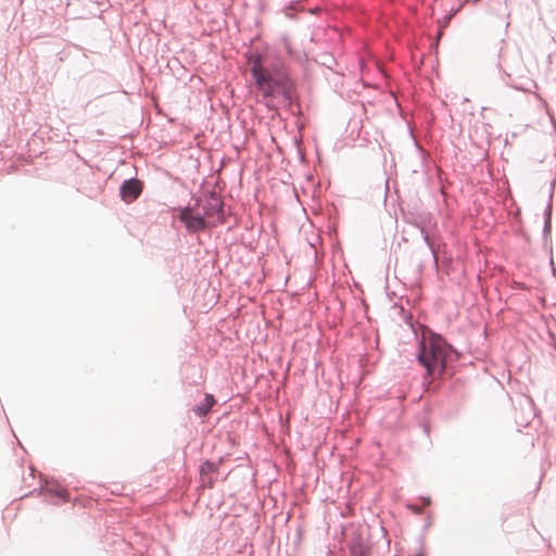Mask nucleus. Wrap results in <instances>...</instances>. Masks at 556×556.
Here are the masks:
<instances>
[{
    "mask_svg": "<svg viewBox=\"0 0 556 556\" xmlns=\"http://www.w3.org/2000/svg\"><path fill=\"white\" fill-rule=\"evenodd\" d=\"M452 355V348L440 336H430L420 344L418 359L426 368L427 374L441 377L446 368L447 359Z\"/></svg>",
    "mask_w": 556,
    "mask_h": 556,
    "instance_id": "nucleus-1",
    "label": "nucleus"
},
{
    "mask_svg": "<svg viewBox=\"0 0 556 556\" xmlns=\"http://www.w3.org/2000/svg\"><path fill=\"white\" fill-rule=\"evenodd\" d=\"M256 88L265 98L276 97L279 93H286L287 87L282 79L273 78L267 70H265L260 59L255 60L251 68Z\"/></svg>",
    "mask_w": 556,
    "mask_h": 556,
    "instance_id": "nucleus-2",
    "label": "nucleus"
},
{
    "mask_svg": "<svg viewBox=\"0 0 556 556\" xmlns=\"http://www.w3.org/2000/svg\"><path fill=\"white\" fill-rule=\"evenodd\" d=\"M179 218L190 231H199L206 227L203 215L199 212L194 213L190 207L182 208Z\"/></svg>",
    "mask_w": 556,
    "mask_h": 556,
    "instance_id": "nucleus-3",
    "label": "nucleus"
},
{
    "mask_svg": "<svg viewBox=\"0 0 556 556\" xmlns=\"http://www.w3.org/2000/svg\"><path fill=\"white\" fill-rule=\"evenodd\" d=\"M203 214L206 217H215L217 220H220L223 213V203L218 197L215 194L210 195L202 204H201Z\"/></svg>",
    "mask_w": 556,
    "mask_h": 556,
    "instance_id": "nucleus-4",
    "label": "nucleus"
},
{
    "mask_svg": "<svg viewBox=\"0 0 556 556\" xmlns=\"http://www.w3.org/2000/svg\"><path fill=\"white\" fill-rule=\"evenodd\" d=\"M142 191V184L138 179L124 181L121 188V194L124 201L131 202L136 200Z\"/></svg>",
    "mask_w": 556,
    "mask_h": 556,
    "instance_id": "nucleus-5",
    "label": "nucleus"
},
{
    "mask_svg": "<svg viewBox=\"0 0 556 556\" xmlns=\"http://www.w3.org/2000/svg\"><path fill=\"white\" fill-rule=\"evenodd\" d=\"M216 466L213 463L205 462L200 469L201 483L203 486H212Z\"/></svg>",
    "mask_w": 556,
    "mask_h": 556,
    "instance_id": "nucleus-6",
    "label": "nucleus"
},
{
    "mask_svg": "<svg viewBox=\"0 0 556 556\" xmlns=\"http://www.w3.org/2000/svg\"><path fill=\"white\" fill-rule=\"evenodd\" d=\"M214 404H215L214 396L212 394H206L205 399H204V403L202 405L197 406L194 408V413L200 417L205 416L211 410V408L213 407Z\"/></svg>",
    "mask_w": 556,
    "mask_h": 556,
    "instance_id": "nucleus-7",
    "label": "nucleus"
},
{
    "mask_svg": "<svg viewBox=\"0 0 556 556\" xmlns=\"http://www.w3.org/2000/svg\"><path fill=\"white\" fill-rule=\"evenodd\" d=\"M58 495L61 496L62 498H64L65 501H67V497H68L67 491H65V490L60 491V492H58Z\"/></svg>",
    "mask_w": 556,
    "mask_h": 556,
    "instance_id": "nucleus-8",
    "label": "nucleus"
}]
</instances>
